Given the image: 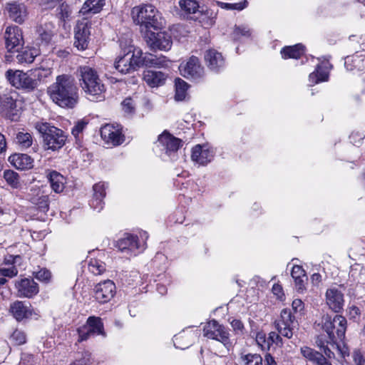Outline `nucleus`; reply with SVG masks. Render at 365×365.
Returning a JSON list of instances; mask_svg holds the SVG:
<instances>
[{
	"mask_svg": "<svg viewBox=\"0 0 365 365\" xmlns=\"http://www.w3.org/2000/svg\"><path fill=\"white\" fill-rule=\"evenodd\" d=\"M52 101L62 108H73L78 99L75 79L70 75H59L47 89Z\"/></svg>",
	"mask_w": 365,
	"mask_h": 365,
	"instance_id": "obj_1",
	"label": "nucleus"
},
{
	"mask_svg": "<svg viewBox=\"0 0 365 365\" xmlns=\"http://www.w3.org/2000/svg\"><path fill=\"white\" fill-rule=\"evenodd\" d=\"M80 75V84L91 101H97L102 98L106 88L100 79L97 71L88 66H80L78 69Z\"/></svg>",
	"mask_w": 365,
	"mask_h": 365,
	"instance_id": "obj_2",
	"label": "nucleus"
},
{
	"mask_svg": "<svg viewBox=\"0 0 365 365\" xmlns=\"http://www.w3.org/2000/svg\"><path fill=\"white\" fill-rule=\"evenodd\" d=\"M155 7L151 4L135 6L132 9L131 15L133 21L140 26L142 33L151 29L158 31L163 26L160 17Z\"/></svg>",
	"mask_w": 365,
	"mask_h": 365,
	"instance_id": "obj_3",
	"label": "nucleus"
},
{
	"mask_svg": "<svg viewBox=\"0 0 365 365\" xmlns=\"http://www.w3.org/2000/svg\"><path fill=\"white\" fill-rule=\"evenodd\" d=\"M315 324L327 333L328 339L333 344L345 337L347 321L341 315H335L333 318L328 314L323 315L321 321Z\"/></svg>",
	"mask_w": 365,
	"mask_h": 365,
	"instance_id": "obj_4",
	"label": "nucleus"
},
{
	"mask_svg": "<svg viewBox=\"0 0 365 365\" xmlns=\"http://www.w3.org/2000/svg\"><path fill=\"white\" fill-rule=\"evenodd\" d=\"M36 128L43 138L45 149L54 151L64 145L66 136L62 130L51 125L48 123H38L36 125Z\"/></svg>",
	"mask_w": 365,
	"mask_h": 365,
	"instance_id": "obj_5",
	"label": "nucleus"
},
{
	"mask_svg": "<svg viewBox=\"0 0 365 365\" xmlns=\"http://www.w3.org/2000/svg\"><path fill=\"white\" fill-rule=\"evenodd\" d=\"M123 56L115 62V68L123 74L130 73L140 67V57L143 52L139 48L129 46Z\"/></svg>",
	"mask_w": 365,
	"mask_h": 365,
	"instance_id": "obj_6",
	"label": "nucleus"
},
{
	"mask_svg": "<svg viewBox=\"0 0 365 365\" xmlns=\"http://www.w3.org/2000/svg\"><path fill=\"white\" fill-rule=\"evenodd\" d=\"M203 336L207 339L216 340L222 343L227 349L232 345L230 339V333L222 324L215 319H212L206 323L203 327Z\"/></svg>",
	"mask_w": 365,
	"mask_h": 365,
	"instance_id": "obj_7",
	"label": "nucleus"
},
{
	"mask_svg": "<svg viewBox=\"0 0 365 365\" xmlns=\"http://www.w3.org/2000/svg\"><path fill=\"white\" fill-rule=\"evenodd\" d=\"M6 77L9 83L18 89H22L26 92H32L37 88L36 82L33 78L30 71L8 70Z\"/></svg>",
	"mask_w": 365,
	"mask_h": 365,
	"instance_id": "obj_8",
	"label": "nucleus"
},
{
	"mask_svg": "<svg viewBox=\"0 0 365 365\" xmlns=\"http://www.w3.org/2000/svg\"><path fill=\"white\" fill-rule=\"evenodd\" d=\"M144 40L151 50L168 51L173 44L171 36L168 32L153 29L144 33Z\"/></svg>",
	"mask_w": 365,
	"mask_h": 365,
	"instance_id": "obj_9",
	"label": "nucleus"
},
{
	"mask_svg": "<svg viewBox=\"0 0 365 365\" xmlns=\"http://www.w3.org/2000/svg\"><path fill=\"white\" fill-rule=\"evenodd\" d=\"M179 69L181 75L186 78L197 81L205 76L204 68L199 58L195 56H190L185 63H181Z\"/></svg>",
	"mask_w": 365,
	"mask_h": 365,
	"instance_id": "obj_10",
	"label": "nucleus"
},
{
	"mask_svg": "<svg viewBox=\"0 0 365 365\" xmlns=\"http://www.w3.org/2000/svg\"><path fill=\"white\" fill-rule=\"evenodd\" d=\"M6 48L9 52H19L24 41L22 30L17 26H8L4 34Z\"/></svg>",
	"mask_w": 365,
	"mask_h": 365,
	"instance_id": "obj_11",
	"label": "nucleus"
},
{
	"mask_svg": "<svg viewBox=\"0 0 365 365\" xmlns=\"http://www.w3.org/2000/svg\"><path fill=\"white\" fill-rule=\"evenodd\" d=\"M297 322L289 309H284L281 312L280 319L275 322V327L279 334L291 339L293 336V330Z\"/></svg>",
	"mask_w": 365,
	"mask_h": 365,
	"instance_id": "obj_12",
	"label": "nucleus"
},
{
	"mask_svg": "<svg viewBox=\"0 0 365 365\" xmlns=\"http://www.w3.org/2000/svg\"><path fill=\"white\" fill-rule=\"evenodd\" d=\"M0 115L11 121H18L21 112L16 108V101L11 96H0Z\"/></svg>",
	"mask_w": 365,
	"mask_h": 365,
	"instance_id": "obj_13",
	"label": "nucleus"
},
{
	"mask_svg": "<svg viewBox=\"0 0 365 365\" xmlns=\"http://www.w3.org/2000/svg\"><path fill=\"white\" fill-rule=\"evenodd\" d=\"M91 24L88 22H78L75 28V46L79 50L88 48L91 35Z\"/></svg>",
	"mask_w": 365,
	"mask_h": 365,
	"instance_id": "obj_14",
	"label": "nucleus"
},
{
	"mask_svg": "<svg viewBox=\"0 0 365 365\" xmlns=\"http://www.w3.org/2000/svg\"><path fill=\"white\" fill-rule=\"evenodd\" d=\"M5 8L11 20L19 24L25 21L28 12L24 4L19 1L9 2Z\"/></svg>",
	"mask_w": 365,
	"mask_h": 365,
	"instance_id": "obj_15",
	"label": "nucleus"
},
{
	"mask_svg": "<svg viewBox=\"0 0 365 365\" xmlns=\"http://www.w3.org/2000/svg\"><path fill=\"white\" fill-rule=\"evenodd\" d=\"M158 141L165 147L166 153L169 155L172 153H175L182 146V140L178 138L173 136L169 133L165 131L159 135Z\"/></svg>",
	"mask_w": 365,
	"mask_h": 365,
	"instance_id": "obj_16",
	"label": "nucleus"
},
{
	"mask_svg": "<svg viewBox=\"0 0 365 365\" xmlns=\"http://www.w3.org/2000/svg\"><path fill=\"white\" fill-rule=\"evenodd\" d=\"M205 60L207 67L213 71L217 72L225 65L222 53L215 49H210L206 51Z\"/></svg>",
	"mask_w": 365,
	"mask_h": 365,
	"instance_id": "obj_17",
	"label": "nucleus"
},
{
	"mask_svg": "<svg viewBox=\"0 0 365 365\" xmlns=\"http://www.w3.org/2000/svg\"><path fill=\"white\" fill-rule=\"evenodd\" d=\"M16 287L24 297L36 295L39 290L38 284L33 279L29 278H24L17 282Z\"/></svg>",
	"mask_w": 365,
	"mask_h": 365,
	"instance_id": "obj_18",
	"label": "nucleus"
},
{
	"mask_svg": "<svg viewBox=\"0 0 365 365\" xmlns=\"http://www.w3.org/2000/svg\"><path fill=\"white\" fill-rule=\"evenodd\" d=\"M9 160L19 170H29L33 168L34 160L27 154H14L9 157Z\"/></svg>",
	"mask_w": 365,
	"mask_h": 365,
	"instance_id": "obj_19",
	"label": "nucleus"
},
{
	"mask_svg": "<svg viewBox=\"0 0 365 365\" xmlns=\"http://www.w3.org/2000/svg\"><path fill=\"white\" fill-rule=\"evenodd\" d=\"M212 155L208 149H203L200 145L192 148L191 158L200 165H205L210 162Z\"/></svg>",
	"mask_w": 365,
	"mask_h": 365,
	"instance_id": "obj_20",
	"label": "nucleus"
},
{
	"mask_svg": "<svg viewBox=\"0 0 365 365\" xmlns=\"http://www.w3.org/2000/svg\"><path fill=\"white\" fill-rule=\"evenodd\" d=\"M143 79L150 87H158L164 84L166 76L161 71L148 70L143 73Z\"/></svg>",
	"mask_w": 365,
	"mask_h": 365,
	"instance_id": "obj_21",
	"label": "nucleus"
},
{
	"mask_svg": "<svg viewBox=\"0 0 365 365\" xmlns=\"http://www.w3.org/2000/svg\"><path fill=\"white\" fill-rule=\"evenodd\" d=\"M166 62L165 56L157 57L151 53H145L144 56L142 54L140 57V66L163 67L166 66Z\"/></svg>",
	"mask_w": 365,
	"mask_h": 365,
	"instance_id": "obj_22",
	"label": "nucleus"
},
{
	"mask_svg": "<svg viewBox=\"0 0 365 365\" xmlns=\"http://www.w3.org/2000/svg\"><path fill=\"white\" fill-rule=\"evenodd\" d=\"M93 290L96 294L100 295L101 297H114L116 287L113 281L107 279L98 283Z\"/></svg>",
	"mask_w": 365,
	"mask_h": 365,
	"instance_id": "obj_23",
	"label": "nucleus"
},
{
	"mask_svg": "<svg viewBox=\"0 0 365 365\" xmlns=\"http://www.w3.org/2000/svg\"><path fill=\"white\" fill-rule=\"evenodd\" d=\"M10 310L17 321H21L24 318H28L32 314L29 307H28L24 302L19 301L14 302L11 306Z\"/></svg>",
	"mask_w": 365,
	"mask_h": 365,
	"instance_id": "obj_24",
	"label": "nucleus"
},
{
	"mask_svg": "<svg viewBox=\"0 0 365 365\" xmlns=\"http://www.w3.org/2000/svg\"><path fill=\"white\" fill-rule=\"evenodd\" d=\"M93 197L91 201V206L100 211L103 208V199L106 196L105 185L102 182L96 183L93 187Z\"/></svg>",
	"mask_w": 365,
	"mask_h": 365,
	"instance_id": "obj_25",
	"label": "nucleus"
},
{
	"mask_svg": "<svg viewBox=\"0 0 365 365\" xmlns=\"http://www.w3.org/2000/svg\"><path fill=\"white\" fill-rule=\"evenodd\" d=\"M101 136L108 141H110L114 145H118L123 142L121 133L115 130L112 126L106 125L101 131Z\"/></svg>",
	"mask_w": 365,
	"mask_h": 365,
	"instance_id": "obj_26",
	"label": "nucleus"
},
{
	"mask_svg": "<svg viewBox=\"0 0 365 365\" xmlns=\"http://www.w3.org/2000/svg\"><path fill=\"white\" fill-rule=\"evenodd\" d=\"M88 330L91 336L104 334L103 324L100 317H89L87 319L86 324L83 325Z\"/></svg>",
	"mask_w": 365,
	"mask_h": 365,
	"instance_id": "obj_27",
	"label": "nucleus"
},
{
	"mask_svg": "<svg viewBox=\"0 0 365 365\" xmlns=\"http://www.w3.org/2000/svg\"><path fill=\"white\" fill-rule=\"evenodd\" d=\"M47 178L52 190L57 193L61 192L64 189V178L56 170L48 171Z\"/></svg>",
	"mask_w": 365,
	"mask_h": 365,
	"instance_id": "obj_28",
	"label": "nucleus"
},
{
	"mask_svg": "<svg viewBox=\"0 0 365 365\" xmlns=\"http://www.w3.org/2000/svg\"><path fill=\"white\" fill-rule=\"evenodd\" d=\"M116 246L122 252L125 250L135 251L139 248L138 237L132 235H127L126 237L117 242Z\"/></svg>",
	"mask_w": 365,
	"mask_h": 365,
	"instance_id": "obj_29",
	"label": "nucleus"
},
{
	"mask_svg": "<svg viewBox=\"0 0 365 365\" xmlns=\"http://www.w3.org/2000/svg\"><path fill=\"white\" fill-rule=\"evenodd\" d=\"M344 66L347 70L352 71L357 69L359 71L365 68L364 58L361 55H354L345 58Z\"/></svg>",
	"mask_w": 365,
	"mask_h": 365,
	"instance_id": "obj_30",
	"label": "nucleus"
},
{
	"mask_svg": "<svg viewBox=\"0 0 365 365\" xmlns=\"http://www.w3.org/2000/svg\"><path fill=\"white\" fill-rule=\"evenodd\" d=\"M304 51V46L298 43L294 46H286L281 51L282 56L284 58H299Z\"/></svg>",
	"mask_w": 365,
	"mask_h": 365,
	"instance_id": "obj_31",
	"label": "nucleus"
},
{
	"mask_svg": "<svg viewBox=\"0 0 365 365\" xmlns=\"http://www.w3.org/2000/svg\"><path fill=\"white\" fill-rule=\"evenodd\" d=\"M52 28L53 25L51 23H46L37 27L36 32L42 42L48 43L51 41L53 35Z\"/></svg>",
	"mask_w": 365,
	"mask_h": 365,
	"instance_id": "obj_32",
	"label": "nucleus"
},
{
	"mask_svg": "<svg viewBox=\"0 0 365 365\" xmlns=\"http://www.w3.org/2000/svg\"><path fill=\"white\" fill-rule=\"evenodd\" d=\"M104 5V0H87L81 9L83 14L99 12Z\"/></svg>",
	"mask_w": 365,
	"mask_h": 365,
	"instance_id": "obj_33",
	"label": "nucleus"
},
{
	"mask_svg": "<svg viewBox=\"0 0 365 365\" xmlns=\"http://www.w3.org/2000/svg\"><path fill=\"white\" fill-rule=\"evenodd\" d=\"M175 99L177 101H182L186 99L187 96V89L189 85L181 78L175 79Z\"/></svg>",
	"mask_w": 365,
	"mask_h": 365,
	"instance_id": "obj_34",
	"label": "nucleus"
},
{
	"mask_svg": "<svg viewBox=\"0 0 365 365\" xmlns=\"http://www.w3.org/2000/svg\"><path fill=\"white\" fill-rule=\"evenodd\" d=\"M30 73L33 78L35 79V82H36V86L38 88L40 84L46 80V78L51 76L52 71L51 68H37L34 70L30 71Z\"/></svg>",
	"mask_w": 365,
	"mask_h": 365,
	"instance_id": "obj_35",
	"label": "nucleus"
},
{
	"mask_svg": "<svg viewBox=\"0 0 365 365\" xmlns=\"http://www.w3.org/2000/svg\"><path fill=\"white\" fill-rule=\"evenodd\" d=\"M16 143L22 148H29L33 144V137L28 132L19 131L15 138Z\"/></svg>",
	"mask_w": 365,
	"mask_h": 365,
	"instance_id": "obj_36",
	"label": "nucleus"
},
{
	"mask_svg": "<svg viewBox=\"0 0 365 365\" xmlns=\"http://www.w3.org/2000/svg\"><path fill=\"white\" fill-rule=\"evenodd\" d=\"M241 365H263L262 357L258 354H247L240 356Z\"/></svg>",
	"mask_w": 365,
	"mask_h": 365,
	"instance_id": "obj_37",
	"label": "nucleus"
},
{
	"mask_svg": "<svg viewBox=\"0 0 365 365\" xmlns=\"http://www.w3.org/2000/svg\"><path fill=\"white\" fill-rule=\"evenodd\" d=\"M4 178L12 188H18L20 187L19 175L14 170H5L4 172Z\"/></svg>",
	"mask_w": 365,
	"mask_h": 365,
	"instance_id": "obj_38",
	"label": "nucleus"
},
{
	"mask_svg": "<svg viewBox=\"0 0 365 365\" xmlns=\"http://www.w3.org/2000/svg\"><path fill=\"white\" fill-rule=\"evenodd\" d=\"M88 269L95 275H100L106 269V264L103 262L93 258L91 259L88 262Z\"/></svg>",
	"mask_w": 365,
	"mask_h": 365,
	"instance_id": "obj_39",
	"label": "nucleus"
},
{
	"mask_svg": "<svg viewBox=\"0 0 365 365\" xmlns=\"http://www.w3.org/2000/svg\"><path fill=\"white\" fill-rule=\"evenodd\" d=\"M179 6L187 14H195L199 9V4L196 0H180Z\"/></svg>",
	"mask_w": 365,
	"mask_h": 365,
	"instance_id": "obj_40",
	"label": "nucleus"
},
{
	"mask_svg": "<svg viewBox=\"0 0 365 365\" xmlns=\"http://www.w3.org/2000/svg\"><path fill=\"white\" fill-rule=\"evenodd\" d=\"M36 56V49H26L20 52L16 58L21 63H31L34 61Z\"/></svg>",
	"mask_w": 365,
	"mask_h": 365,
	"instance_id": "obj_41",
	"label": "nucleus"
},
{
	"mask_svg": "<svg viewBox=\"0 0 365 365\" xmlns=\"http://www.w3.org/2000/svg\"><path fill=\"white\" fill-rule=\"evenodd\" d=\"M91 353L88 351H83L78 354V356L70 365H91Z\"/></svg>",
	"mask_w": 365,
	"mask_h": 365,
	"instance_id": "obj_42",
	"label": "nucleus"
},
{
	"mask_svg": "<svg viewBox=\"0 0 365 365\" xmlns=\"http://www.w3.org/2000/svg\"><path fill=\"white\" fill-rule=\"evenodd\" d=\"M328 78V73L324 71H321L319 65L317 66L316 71L309 75V80L314 83H317L321 81H327Z\"/></svg>",
	"mask_w": 365,
	"mask_h": 365,
	"instance_id": "obj_43",
	"label": "nucleus"
},
{
	"mask_svg": "<svg viewBox=\"0 0 365 365\" xmlns=\"http://www.w3.org/2000/svg\"><path fill=\"white\" fill-rule=\"evenodd\" d=\"M327 304L334 312L339 313L343 309V298H327Z\"/></svg>",
	"mask_w": 365,
	"mask_h": 365,
	"instance_id": "obj_44",
	"label": "nucleus"
},
{
	"mask_svg": "<svg viewBox=\"0 0 365 365\" xmlns=\"http://www.w3.org/2000/svg\"><path fill=\"white\" fill-rule=\"evenodd\" d=\"M345 289L346 288L344 285L331 287L327 290L326 297H344L345 294L350 295L351 293H346Z\"/></svg>",
	"mask_w": 365,
	"mask_h": 365,
	"instance_id": "obj_45",
	"label": "nucleus"
},
{
	"mask_svg": "<svg viewBox=\"0 0 365 365\" xmlns=\"http://www.w3.org/2000/svg\"><path fill=\"white\" fill-rule=\"evenodd\" d=\"M10 340L14 345L19 346L26 343V336L23 331L16 329L11 335Z\"/></svg>",
	"mask_w": 365,
	"mask_h": 365,
	"instance_id": "obj_46",
	"label": "nucleus"
},
{
	"mask_svg": "<svg viewBox=\"0 0 365 365\" xmlns=\"http://www.w3.org/2000/svg\"><path fill=\"white\" fill-rule=\"evenodd\" d=\"M34 277L39 281L48 283L51 278V273L46 268L41 269L39 271L34 272Z\"/></svg>",
	"mask_w": 365,
	"mask_h": 365,
	"instance_id": "obj_47",
	"label": "nucleus"
},
{
	"mask_svg": "<svg viewBox=\"0 0 365 365\" xmlns=\"http://www.w3.org/2000/svg\"><path fill=\"white\" fill-rule=\"evenodd\" d=\"M300 351L302 355L311 362L314 361L317 355L319 353V351L308 346H302Z\"/></svg>",
	"mask_w": 365,
	"mask_h": 365,
	"instance_id": "obj_48",
	"label": "nucleus"
},
{
	"mask_svg": "<svg viewBox=\"0 0 365 365\" xmlns=\"http://www.w3.org/2000/svg\"><path fill=\"white\" fill-rule=\"evenodd\" d=\"M256 342L262 350H269V342H267L266 334L262 332H258L255 337Z\"/></svg>",
	"mask_w": 365,
	"mask_h": 365,
	"instance_id": "obj_49",
	"label": "nucleus"
},
{
	"mask_svg": "<svg viewBox=\"0 0 365 365\" xmlns=\"http://www.w3.org/2000/svg\"><path fill=\"white\" fill-rule=\"evenodd\" d=\"M218 5L223 9H237V10H242L246 7L247 4V1L245 0L243 2L235 3V4H229L224 2H217Z\"/></svg>",
	"mask_w": 365,
	"mask_h": 365,
	"instance_id": "obj_50",
	"label": "nucleus"
},
{
	"mask_svg": "<svg viewBox=\"0 0 365 365\" xmlns=\"http://www.w3.org/2000/svg\"><path fill=\"white\" fill-rule=\"evenodd\" d=\"M123 110L127 114H131L135 112L133 101L130 98H125L121 103Z\"/></svg>",
	"mask_w": 365,
	"mask_h": 365,
	"instance_id": "obj_51",
	"label": "nucleus"
},
{
	"mask_svg": "<svg viewBox=\"0 0 365 365\" xmlns=\"http://www.w3.org/2000/svg\"><path fill=\"white\" fill-rule=\"evenodd\" d=\"M185 338H186V334L185 333H181V334H179L178 335H175L174 336V339H173V342H174L175 346L177 348H179V349H184L186 347H188L189 345L191 344V341H188L185 344H181V341L182 339H184Z\"/></svg>",
	"mask_w": 365,
	"mask_h": 365,
	"instance_id": "obj_52",
	"label": "nucleus"
},
{
	"mask_svg": "<svg viewBox=\"0 0 365 365\" xmlns=\"http://www.w3.org/2000/svg\"><path fill=\"white\" fill-rule=\"evenodd\" d=\"M291 275L294 279L305 277L307 279L305 271L303 269L302 266L294 265L292 267Z\"/></svg>",
	"mask_w": 365,
	"mask_h": 365,
	"instance_id": "obj_53",
	"label": "nucleus"
},
{
	"mask_svg": "<svg viewBox=\"0 0 365 365\" xmlns=\"http://www.w3.org/2000/svg\"><path fill=\"white\" fill-rule=\"evenodd\" d=\"M88 123L83 120L77 122L76 125L72 128L71 133L77 138L79 134L83 130Z\"/></svg>",
	"mask_w": 365,
	"mask_h": 365,
	"instance_id": "obj_54",
	"label": "nucleus"
},
{
	"mask_svg": "<svg viewBox=\"0 0 365 365\" xmlns=\"http://www.w3.org/2000/svg\"><path fill=\"white\" fill-rule=\"evenodd\" d=\"M18 274V269L15 266L10 268H0V275L12 278Z\"/></svg>",
	"mask_w": 365,
	"mask_h": 365,
	"instance_id": "obj_55",
	"label": "nucleus"
},
{
	"mask_svg": "<svg viewBox=\"0 0 365 365\" xmlns=\"http://www.w3.org/2000/svg\"><path fill=\"white\" fill-rule=\"evenodd\" d=\"M234 35L235 38L240 36H250L251 35L250 30L246 26H238L236 27L234 31Z\"/></svg>",
	"mask_w": 365,
	"mask_h": 365,
	"instance_id": "obj_56",
	"label": "nucleus"
},
{
	"mask_svg": "<svg viewBox=\"0 0 365 365\" xmlns=\"http://www.w3.org/2000/svg\"><path fill=\"white\" fill-rule=\"evenodd\" d=\"M77 332L78 334V342L86 341L91 336L90 334L88 332L86 328L83 327V326L77 329Z\"/></svg>",
	"mask_w": 365,
	"mask_h": 365,
	"instance_id": "obj_57",
	"label": "nucleus"
},
{
	"mask_svg": "<svg viewBox=\"0 0 365 365\" xmlns=\"http://www.w3.org/2000/svg\"><path fill=\"white\" fill-rule=\"evenodd\" d=\"M36 204L42 210H47L48 209V196L41 195L38 198Z\"/></svg>",
	"mask_w": 365,
	"mask_h": 365,
	"instance_id": "obj_58",
	"label": "nucleus"
},
{
	"mask_svg": "<svg viewBox=\"0 0 365 365\" xmlns=\"http://www.w3.org/2000/svg\"><path fill=\"white\" fill-rule=\"evenodd\" d=\"M230 324H231V326H232L233 330L236 332V334H240L243 333L244 325L240 320L233 319Z\"/></svg>",
	"mask_w": 365,
	"mask_h": 365,
	"instance_id": "obj_59",
	"label": "nucleus"
},
{
	"mask_svg": "<svg viewBox=\"0 0 365 365\" xmlns=\"http://www.w3.org/2000/svg\"><path fill=\"white\" fill-rule=\"evenodd\" d=\"M339 341L341 343V344H338L337 342L335 343V344L336 345V347L339 351L340 352L341 356L344 358L349 355V347L344 343L343 340ZM332 345L334 346V344H333Z\"/></svg>",
	"mask_w": 365,
	"mask_h": 365,
	"instance_id": "obj_60",
	"label": "nucleus"
},
{
	"mask_svg": "<svg viewBox=\"0 0 365 365\" xmlns=\"http://www.w3.org/2000/svg\"><path fill=\"white\" fill-rule=\"evenodd\" d=\"M60 12L59 14L61 15V18L65 21L66 19H68L71 14V11L69 10V7L67 4L62 3L59 7Z\"/></svg>",
	"mask_w": 365,
	"mask_h": 365,
	"instance_id": "obj_61",
	"label": "nucleus"
},
{
	"mask_svg": "<svg viewBox=\"0 0 365 365\" xmlns=\"http://www.w3.org/2000/svg\"><path fill=\"white\" fill-rule=\"evenodd\" d=\"M312 363L315 365H332L331 362L328 361L321 353H319L318 355H317V357Z\"/></svg>",
	"mask_w": 365,
	"mask_h": 365,
	"instance_id": "obj_62",
	"label": "nucleus"
},
{
	"mask_svg": "<svg viewBox=\"0 0 365 365\" xmlns=\"http://www.w3.org/2000/svg\"><path fill=\"white\" fill-rule=\"evenodd\" d=\"M60 2L59 0H41V5L46 9H51L56 6Z\"/></svg>",
	"mask_w": 365,
	"mask_h": 365,
	"instance_id": "obj_63",
	"label": "nucleus"
},
{
	"mask_svg": "<svg viewBox=\"0 0 365 365\" xmlns=\"http://www.w3.org/2000/svg\"><path fill=\"white\" fill-rule=\"evenodd\" d=\"M353 359L356 365H365V359L359 351L355 350L354 351Z\"/></svg>",
	"mask_w": 365,
	"mask_h": 365,
	"instance_id": "obj_64",
	"label": "nucleus"
}]
</instances>
